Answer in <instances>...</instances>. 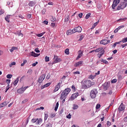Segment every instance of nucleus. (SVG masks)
<instances>
[{"mask_svg":"<svg viewBox=\"0 0 127 127\" xmlns=\"http://www.w3.org/2000/svg\"><path fill=\"white\" fill-rule=\"evenodd\" d=\"M93 85H95V82L90 80H86L81 81L82 89H88V88H91Z\"/></svg>","mask_w":127,"mask_h":127,"instance_id":"nucleus-1","label":"nucleus"},{"mask_svg":"<svg viewBox=\"0 0 127 127\" xmlns=\"http://www.w3.org/2000/svg\"><path fill=\"white\" fill-rule=\"evenodd\" d=\"M71 91V89L69 88H66L64 90V91L62 92L60 99L63 100L62 102L65 103V99L67 98V95Z\"/></svg>","mask_w":127,"mask_h":127,"instance_id":"nucleus-2","label":"nucleus"},{"mask_svg":"<svg viewBox=\"0 0 127 127\" xmlns=\"http://www.w3.org/2000/svg\"><path fill=\"white\" fill-rule=\"evenodd\" d=\"M127 0H124V2L119 4L117 8V10H121V9H124L125 7H127Z\"/></svg>","mask_w":127,"mask_h":127,"instance_id":"nucleus-3","label":"nucleus"},{"mask_svg":"<svg viewBox=\"0 0 127 127\" xmlns=\"http://www.w3.org/2000/svg\"><path fill=\"white\" fill-rule=\"evenodd\" d=\"M98 94V91L97 89H93L90 92V97H91L92 99H95L97 96V94Z\"/></svg>","mask_w":127,"mask_h":127,"instance_id":"nucleus-4","label":"nucleus"},{"mask_svg":"<svg viewBox=\"0 0 127 127\" xmlns=\"http://www.w3.org/2000/svg\"><path fill=\"white\" fill-rule=\"evenodd\" d=\"M29 86H26V87H22L21 88L18 89L17 90V92L18 94H23V93H24V91H25V90H26V89L28 88Z\"/></svg>","mask_w":127,"mask_h":127,"instance_id":"nucleus-5","label":"nucleus"},{"mask_svg":"<svg viewBox=\"0 0 127 127\" xmlns=\"http://www.w3.org/2000/svg\"><path fill=\"white\" fill-rule=\"evenodd\" d=\"M120 1H121V0H114V1L113 2L112 7L113 9H115V7L120 3Z\"/></svg>","mask_w":127,"mask_h":127,"instance_id":"nucleus-6","label":"nucleus"},{"mask_svg":"<svg viewBox=\"0 0 127 127\" xmlns=\"http://www.w3.org/2000/svg\"><path fill=\"white\" fill-rule=\"evenodd\" d=\"M45 74H42L38 79V83H40V84L42 83V82H43V80L45 79Z\"/></svg>","mask_w":127,"mask_h":127,"instance_id":"nucleus-7","label":"nucleus"},{"mask_svg":"<svg viewBox=\"0 0 127 127\" xmlns=\"http://www.w3.org/2000/svg\"><path fill=\"white\" fill-rule=\"evenodd\" d=\"M61 61H62V60H61V59H58V57L57 56H55L53 64H56V63H59V62H61Z\"/></svg>","mask_w":127,"mask_h":127,"instance_id":"nucleus-8","label":"nucleus"},{"mask_svg":"<svg viewBox=\"0 0 127 127\" xmlns=\"http://www.w3.org/2000/svg\"><path fill=\"white\" fill-rule=\"evenodd\" d=\"M73 30L75 33H76V32H78V33L82 32V27L80 26L75 27L73 29Z\"/></svg>","mask_w":127,"mask_h":127,"instance_id":"nucleus-9","label":"nucleus"},{"mask_svg":"<svg viewBox=\"0 0 127 127\" xmlns=\"http://www.w3.org/2000/svg\"><path fill=\"white\" fill-rule=\"evenodd\" d=\"M110 40H108L107 39L102 40L100 41V44H103V45H106V44H108L110 43Z\"/></svg>","mask_w":127,"mask_h":127,"instance_id":"nucleus-10","label":"nucleus"},{"mask_svg":"<svg viewBox=\"0 0 127 127\" xmlns=\"http://www.w3.org/2000/svg\"><path fill=\"white\" fill-rule=\"evenodd\" d=\"M61 87V83L59 82L58 83V84L57 85H56L55 88L54 90V92L55 93V92H57V91H58V90H59V89H60Z\"/></svg>","mask_w":127,"mask_h":127,"instance_id":"nucleus-11","label":"nucleus"},{"mask_svg":"<svg viewBox=\"0 0 127 127\" xmlns=\"http://www.w3.org/2000/svg\"><path fill=\"white\" fill-rule=\"evenodd\" d=\"M126 107H125V105H124L123 103H122L119 107L118 108V110L119 111V112H122V111H124Z\"/></svg>","mask_w":127,"mask_h":127,"instance_id":"nucleus-12","label":"nucleus"},{"mask_svg":"<svg viewBox=\"0 0 127 127\" xmlns=\"http://www.w3.org/2000/svg\"><path fill=\"white\" fill-rule=\"evenodd\" d=\"M83 56V51L82 50H79L78 51V56L76 58L77 60L80 59Z\"/></svg>","mask_w":127,"mask_h":127,"instance_id":"nucleus-13","label":"nucleus"},{"mask_svg":"<svg viewBox=\"0 0 127 127\" xmlns=\"http://www.w3.org/2000/svg\"><path fill=\"white\" fill-rule=\"evenodd\" d=\"M78 96H79V93H75L73 94L71 97H70V99L73 101V100H75V99H76V98H77V97H78Z\"/></svg>","mask_w":127,"mask_h":127,"instance_id":"nucleus-14","label":"nucleus"},{"mask_svg":"<svg viewBox=\"0 0 127 127\" xmlns=\"http://www.w3.org/2000/svg\"><path fill=\"white\" fill-rule=\"evenodd\" d=\"M73 33H75V32L74 31V29L71 30H68L66 31V35H71V34H73Z\"/></svg>","mask_w":127,"mask_h":127,"instance_id":"nucleus-15","label":"nucleus"},{"mask_svg":"<svg viewBox=\"0 0 127 127\" xmlns=\"http://www.w3.org/2000/svg\"><path fill=\"white\" fill-rule=\"evenodd\" d=\"M104 53H105V51L103 50L100 52H99L98 54V58H101L103 55H104Z\"/></svg>","mask_w":127,"mask_h":127,"instance_id":"nucleus-16","label":"nucleus"},{"mask_svg":"<svg viewBox=\"0 0 127 127\" xmlns=\"http://www.w3.org/2000/svg\"><path fill=\"white\" fill-rule=\"evenodd\" d=\"M31 53V56H33V57H38V56L40 55V54H36L34 52H32Z\"/></svg>","mask_w":127,"mask_h":127,"instance_id":"nucleus-17","label":"nucleus"},{"mask_svg":"<svg viewBox=\"0 0 127 127\" xmlns=\"http://www.w3.org/2000/svg\"><path fill=\"white\" fill-rule=\"evenodd\" d=\"M10 16H12L11 15H7L5 17V20L6 21L9 22V19H10Z\"/></svg>","mask_w":127,"mask_h":127,"instance_id":"nucleus-18","label":"nucleus"},{"mask_svg":"<svg viewBox=\"0 0 127 127\" xmlns=\"http://www.w3.org/2000/svg\"><path fill=\"white\" fill-rule=\"evenodd\" d=\"M18 81H19V77H18L13 82V84L14 85V86H16V85H17Z\"/></svg>","mask_w":127,"mask_h":127,"instance_id":"nucleus-19","label":"nucleus"},{"mask_svg":"<svg viewBox=\"0 0 127 127\" xmlns=\"http://www.w3.org/2000/svg\"><path fill=\"white\" fill-rule=\"evenodd\" d=\"M7 104L6 103V102H4L1 104H0V108H3V107H5Z\"/></svg>","mask_w":127,"mask_h":127,"instance_id":"nucleus-20","label":"nucleus"},{"mask_svg":"<svg viewBox=\"0 0 127 127\" xmlns=\"http://www.w3.org/2000/svg\"><path fill=\"white\" fill-rule=\"evenodd\" d=\"M82 63H83L82 61L78 62L77 63H75V64H74V66L75 67H78V66H80V65H81V64H82Z\"/></svg>","mask_w":127,"mask_h":127,"instance_id":"nucleus-21","label":"nucleus"},{"mask_svg":"<svg viewBox=\"0 0 127 127\" xmlns=\"http://www.w3.org/2000/svg\"><path fill=\"white\" fill-rule=\"evenodd\" d=\"M29 5L32 7V6H34L35 5V2H33V1H31L29 3Z\"/></svg>","mask_w":127,"mask_h":127,"instance_id":"nucleus-22","label":"nucleus"},{"mask_svg":"<svg viewBox=\"0 0 127 127\" xmlns=\"http://www.w3.org/2000/svg\"><path fill=\"white\" fill-rule=\"evenodd\" d=\"M51 85V83L49 82L46 83L43 86V87L42 88V89H44V88H47V87H49Z\"/></svg>","mask_w":127,"mask_h":127,"instance_id":"nucleus-23","label":"nucleus"},{"mask_svg":"<svg viewBox=\"0 0 127 127\" xmlns=\"http://www.w3.org/2000/svg\"><path fill=\"white\" fill-rule=\"evenodd\" d=\"M103 48L100 47V48L95 50V52L98 53V52H100V51H103Z\"/></svg>","mask_w":127,"mask_h":127,"instance_id":"nucleus-24","label":"nucleus"},{"mask_svg":"<svg viewBox=\"0 0 127 127\" xmlns=\"http://www.w3.org/2000/svg\"><path fill=\"white\" fill-rule=\"evenodd\" d=\"M95 77H96V75H90L88 76L89 79H91V80H93V79H95Z\"/></svg>","mask_w":127,"mask_h":127,"instance_id":"nucleus-25","label":"nucleus"},{"mask_svg":"<svg viewBox=\"0 0 127 127\" xmlns=\"http://www.w3.org/2000/svg\"><path fill=\"white\" fill-rule=\"evenodd\" d=\"M45 33V32H44L43 33H40V34H37L36 36H38V37H41V36H43V35Z\"/></svg>","mask_w":127,"mask_h":127,"instance_id":"nucleus-26","label":"nucleus"},{"mask_svg":"<svg viewBox=\"0 0 127 127\" xmlns=\"http://www.w3.org/2000/svg\"><path fill=\"white\" fill-rule=\"evenodd\" d=\"M73 110H77V109H78V108H79V106L76 104H73Z\"/></svg>","mask_w":127,"mask_h":127,"instance_id":"nucleus-27","label":"nucleus"},{"mask_svg":"<svg viewBox=\"0 0 127 127\" xmlns=\"http://www.w3.org/2000/svg\"><path fill=\"white\" fill-rule=\"evenodd\" d=\"M121 42H123V43H126V42H127V37L123 38L121 41Z\"/></svg>","mask_w":127,"mask_h":127,"instance_id":"nucleus-28","label":"nucleus"},{"mask_svg":"<svg viewBox=\"0 0 127 127\" xmlns=\"http://www.w3.org/2000/svg\"><path fill=\"white\" fill-rule=\"evenodd\" d=\"M106 125L107 127H111V126H112V123H111L110 121H107Z\"/></svg>","mask_w":127,"mask_h":127,"instance_id":"nucleus-29","label":"nucleus"},{"mask_svg":"<svg viewBox=\"0 0 127 127\" xmlns=\"http://www.w3.org/2000/svg\"><path fill=\"white\" fill-rule=\"evenodd\" d=\"M45 127H52V124L49 123L46 125Z\"/></svg>","mask_w":127,"mask_h":127,"instance_id":"nucleus-30","label":"nucleus"},{"mask_svg":"<svg viewBox=\"0 0 127 127\" xmlns=\"http://www.w3.org/2000/svg\"><path fill=\"white\" fill-rule=\"evenodd\" d=\"M17 49V48L15 47H13L11 48V49L10 50V52H13L14 50H16Z\"/></svg>","mask_w":127,"mask_h":127,"instance_id":"nucleus-31","label":"nucleus"},{"mask_svg":"<svg viewBox=\"0 0 127 127\" xmlns=\"http://www.w3.org/2000/svg\"><path fill=\"white\" fill-rule=\"evenodd\" d=\"M64 53H65V54H66V55H69V49H66L64 51Z\"/></svg>","mask_w":127,"mask_h":127,"instance_id":"nucleus-32","label":"nucleus"},{"mask_svg":"<svg viewBox=\"0 0 127 127\" xmlns=\"http://www.w3.org/2000/svg\"><path fill=\"white\" fill-rule=\"evenodd\" d=\"M42 123V119H39L37 122L36 123L37 125H39L40 124H41Z\"/></svg>","mask_w":127,"mask_h":127,"instance_id":"nucleus-33","label":"nucleus"},{"mask_svg":"<svg viewBox=\"0 0 127 127\" xmlns=\"http://www.w3.org/2000/svg\"><path fill=\"white\" fill-rule=\"evenodd\" d=\"M51 21L54 22L55 20H56V18L52 16H51Z\"/></svg>","mask_w":127,"mask_h":127,"instance_id":"nucleus-34","label":"nucleus"},{"mask_svg":"<svg viewBox=\"0 0 127 127\" xmlns=\"http://www.w3.org/2000/svg\"><path fill=\"white\" fill-rule=\"evenodd\" d=\"M84 38V35H81L79 37V39L78 40V41H82Z\"/></svg>","mask_w":127,"mask_h":127,"instance_id":"nucleus-35","label":"nucleus"},{"mask_svg":"<svg viewBox=\"0 0 127 127\" xmlns=\"http://www.w3.org/2000/svg\"><path fill=\"white\" fill-rule=\"evenodd\" d=\"M6 78H7V79H11V78H12V74H7Z\"/></svg>","mask_w":127,"mask_h":127,"instance_id":"nucleus-36","label":"nucleus"},{"mask_svg":"<svg viewBox=\"0 0 127 127\" xmlns=\"http://www.w3.org/2000/svg\"><path fill=\"white\" fill-rule=\"evenodd\" d=\"M90 16H91V13H88V14H86L85 16L86 19H88V18H89Z\"/></svg>","mask_w":127,"mask_h":127,"instance_id":"nucleus-37","label":"nucleus"},{"mask_svg":"<svg viewBox=\"0 0 127 127\" xmlns=\"http://www.w3.org/2000/svg\"><path fill=\"white\" fill-rule=\"evenodd\" d=\"M101 62H103V63H104L105 64H108V62L106 60L102 59Z\"/></svg>","mask_w":127,"mask_h":127,"instance_id":"nucleus-38","label":"nucleus"},{"mask_svg":"<svg viewBox=\"0 0 127 127\" xmlns=\"http://www.w3.org/2000/svg\"><path fill=\"white\" fill-rule=\"evenodd\" d=\"M45 59L46 62H49V59H50L49 57L46 56L45 58Z\"/></svg>","mask_w":127,"mask_h":127,"instance_id":"nucleus-39","label":"nucleus"},{"mask_svg":"<svg viewBox=\"0 0 127 127\" xmlns=\"http://www.w3.org/2000/svg\"><path fill=\"white\" fill-rule=\"evenodd\" d=\"M69 19H70V16H67V17L64 19V21H65V22H66H66H67L69 21Z\"/></svg>","mask_w":127,"mask_h":127,"instance_id":"nucleus-40","label":"nucleus"},{"mask_svg":"<svg viewBox=\"0 0 127 127\" xmlns=\"http://www.w3.org/2000/svg\"><path fill=\"white\" fill-rule=\"evenodd\" d=\"M38 121V119H33L31 120L32 123H36Z\"/></svg>","mask_w":127,"mask_h":127,"instance_id":"nucleus-41","label":"nucleus"},{"mask_svg":"<svg viewBox=\"0 0 127 127\" xmlns=\"http://www.w3.org/2000/svg\"><path fill=\"white\" fill-rule=\"evenodd\" d=\"M15 62H13L9 64V67H12V66H13V65H15Z\"/></svg>","mask_w":127,"mask_h":127,"instance_id":"nucleus-42","label":"nucleus"},{"mask_svg":"<svg viewBox=\"0 0 127 127\" xmlns=\"http://www.w3.org/2000/svg\"><path fill=\"white\" fill-rule=\"evenodd\" d=\"M100 108H101V105L97 104L96 106V110H99V109H100Z\"/></svg>","mask_w":127,"mask_h":127,"instance_id":"nucleus-43","label":"nucleus"},{"mask_svg":"<svg viewBox=\"0 0 127 127\" xmlns=\"http://www.w3.org/2000/svg\"><path fill=\"white\" fill-rule=\"evenodd\" d=\"M35 52H36L37 53H39L40 52V51H39V49L38 48H36L35 49Z\"/></svg>","mask_w":127,"mask_h":127,"instance_id":"nucleus-44","label":"nucleus"},{"mask_svg":"<svg viewBox=\"0 0 127 127\" xmlns=\"http://www.w3.org/2000/svg\"><path fill=\"white\" fill-rule=\"evenodd\" d=\"M67 119H71L72 118V115L69 114L68 115L66 116Z\"/></svg>","mask_w":127,"mask_h":127,"instance_id":"nucleus-45","label":"nucleus"},{"mask_svg":"<svg viewBox=\"0 0 127 127\" xmlns=\"http://www.w3.org/2000/svg\"><path fill=\"white\" fill-rule=\"evenodd\" d=\"M32 73V69H29L27 71V73L29 74V75L31 74Z\"/></svg>","mask_w":127,"mask_h":127,"instance_id":"nucleus-46","label":"nucleus"},{"mask_svg":"<svg viewBox=\"0 0 127 127\" xmlns=\"http://www.w3.org/2000/svg\"><path fill=\"white\" fill-rule=\"evenodd\" d=\"M124 27H125L124 25H121L118 27L117 29H118V30H120V29H122V28H124Z\"/></svg>","mask_w":127,"mask_h":127,"instance_id":"nucleus-47","label":"nucleus"},{"mask_svg":"<svg viewBox=\"0 0 127 127\" xmlns=\"http://www.w3.org/2000/svg\"><path fill=\"white\" fill-rule=\"evenodd\" d=\"M125 20H126V18H120L117 20V21H124Z\"/></svg>","mask_w":127,"mask_h":127,"instance_id":"nucleus-48","label":"nucleus"},{"mask_svg":"<svg viewBox=\"0 0 127 127\" xmlns=\"http://www.w3.org/2000/svg\"><path fill=\"white\" fill-rule=\"evenodd\" d=\"M118 80L116 79H113V80H112V81H111V83H117V81Z\"/></svg>","mask_w":127,"mask_h":127,"instance_id":"nucleus-49","label":"nucleus"},{"mask_svg":"<svg viewBox=\"0 0 127 127\" xmlns=\"http://www.w3.org/2000/svg\"><path fill=\"white\" fill-rule=\"evenodd\" d=\"M122 48H125L126 46H127V44H124L123 45H121Z\"/></svg>","mask_w":127,"mask_h":127,"instance_id":"nucleus-50","label":"nucleus"},{"mask_svg":"<svg viewBox=\"0 0 127 127\" xmlns=\"http://www.w3.org/2000/svg\"><path fill=\"white\" fill-rule=\"evenodd\" d=\"M48 118V114L45 115V121H46Z\"/></svg>","mask_w":127,"mask_h":127,"instance_id":"nucleus-51","label":"nucleus"},{"mask_svg":"<svg viewBox=\"0 0 127 127\" xmlns=\"http://www.w3.org/2000/svg\"><path fill=\"white\" fill-rule=\"evenodd\" d=\"M44 110V107H40V108H37V110Z\"/></svg>","mask_w":127,"mask_h":127,"instance_id":"nucleus-52","label":"nucleus"},{"mask_svg":"<svg viewBox=\"0 0 127 127\" xmlns=\"http://www.w3.org/2000/svg\"><path fill=\"white\" fill-rule=\"evenodd\" d=\"M4 13V11L2 10H0V15H1V14H3Z\"/></svg>","mask_w":127,"mask_h":127,"instance_id":"nucleus-53","label":"nucleus"},{"mask_svg":"<svg viewBox=\"0 0 127 127\" xmlns=\"http://www.w3.org/2000/svg\"><path fill=\"white\" fill-rule=\"evenodd\" d=\"M18 36H21V37H23V34L20 33L18 34Z\"/></svg>","mask_w":127,"mask_h":127,"instance_id":"nucleus-54","label":"nucleus"},{"mask_svg":"<svg viewBox=\"0 0 127 127\" xmlns=\"http://www.w3.org/2000/svg\"><path fill=\"white\" fill-rule=\"evenodd\" d=\"M44 24H46V25H47V24H48V21L45 20L43 21V22Z\"/></svg>","mask_w":127,"mask_h":127,"instance_id":"nucleus-55","label":"nucleus"},{"mask_svg":"<svg viewBox=\"0 0 127 127\" xmlns=\"http://www.w3.org/2000/svg\"><path fill=\"white\" fill-rule=\"evenodd\" d=\"M6 82L7 84H9L10 83V79H6Z\"/></svg>","mask_w":127,"mask_h":127,"instance_id":"nucleus-56","label":"nucleus"},{"mask_svg":"<svg viewBox=\"0 0 127 127\" xmlns=\"http://www.w3.org/2000/svg\"><path fill=\"white\" fill-rule=\"evenodd\" d=\"M99 21H98L97 22L94 23L93 24V25L96 27V25H98V24L99 23Z\"/></svg>","mask_w":127,"mask_h":127,"instance_id":"nucleus-57","label":"nucleus"},{"mask_svg":"<svg viewBox=\"0 0 127 127\" xmlns=\"http://www.w3.org/2000/svg\"><path fill=\"white\" fill-rule=\"evenodd\" d=\"M73 74L79 75L80 74V72H79V71H75V72H73Z\"/></svg>","mask_w":127,"mask_h":127,"instance_id":"nucleus-58","label":"nucleus"},{"mask_svg":"<svg viewBox=\"0 0 127 127\" xmlns=\"http://www.w3.org/2000/svg\"><path fill=\"white\" fill-rule=\"evenodd\" d=\"M78 16L80 17V18H82V17L83 16V13H81L79 14Z\"/></svg>","mask_w":127,"mask_h":127,"instance_id":"nucleus-59","label":"nucleus"},{"mask_svg":"<svg viewBox=\"0 0 127 127\" xmlns=\"http://www.w3.org/2000/svg\"><path fill=\"white\" fill-rule=\"evenodd\" d=\"M46 79H47V80H49L50 79V75H47L46 76Z\"/></svg>","mask_w":127,"mask_h":127,"instance_id":"nucleus-60","label":"nucleus"},{"mask_svg":"<svg viewBox=\"0 0 127 127\" xmlns=\"http://www.w3.org/2000/svg\"><path fill=\"white\" fill-rule=\"evenodd\" d=\"M56 115L55 114H52L51 115V118H53L54 117H55Z\"/></svg>","mask_w":127,"mask_h":127,"instance_id":"nucleus-61","label":"nucleus"},{"mask_svg":"<svg viewBox=\"0 0 127 127\" xmlns=\"http://www.w3.org/2000/svg\"><path fill=\"white\" fill-rule=\"evenodd\" d=\"M19 18H21L22 19H23V18H24V17H23V16H22V15H19Z\"/></svg>","mask_w":127,"mask_h":127,"instance_id":"nucleus-62","label":"nucleus"},{"mask_svg":"<svg viewBox=\"0 0 127 127\" xmlns=\"http://www.w3.org/2000/svg\"><path fill=\"white\" fill-rule=\"evenodd\" d=\"M51 25V27H54L55 26V23H52Z\"/></svg>","mask_w":127,"mask_h":127,"instance_id":"nucleus-63","label":"nucleus"},{"mask_svg":"<svg viewBox=\"0 0 127 127\" xmlns=\"http://www.w3.org/2000/svg\"><path fill=\"white\" fill-rule=\"evenodd\" d=\"M118 31H119V30L118 28L116 29L115 30H114V33H117V32H118Z\"/></svg>","mask_w":127,"mask_h":127,"instance_id":"nucleus-64","label":"nucleus"}]
</instances>
